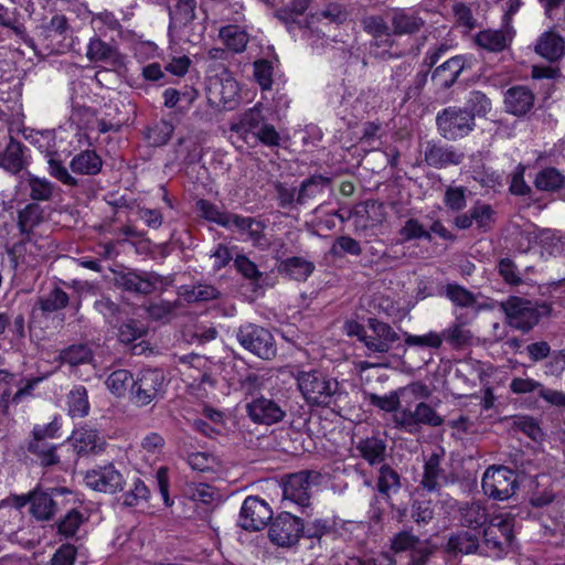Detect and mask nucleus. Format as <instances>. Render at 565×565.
<instances>
[{
	"instance_id": "obj_1",
	"label": "nucleus",
	"mask_w": 565,
	"mask_h": 565,
	"mask_svg": "<svg viewBox=\"0 0 565 565\" xmlns=\"http://www.w3.org/2000/svg\"><path fill=\"white\" fill-rule=\"evenodd\" d=\"M291 375L302 398L311 407H331L342 395L339 382L321 370H296Z\"/></svg>"
},
{
	"instance_id": "obj_2",
	"label": "nucleus",
	"mask_w": 565,
	"mask_h": 565,
	"mask_svg": "<svg viewBox=\"0 0 565 565\" xmlns=\"http://www.w3.org/2000/svg\"><path fill=\"white\" fill-rule=\"evenodd\" d=\"M167 380L162 370L143 369L136 373L129 391L130 402L137 407L157 403L164 396Z\"/></svg>"
},
{
	"instance_id": "obj_3",
	"label": "nucleus",
	"mask_w": 565,
	"mask_h": 565,
	"mask_svg": "<svg viewBox=\"0 0 565 565\" xmlns=\"http://www.w3.org/2000/svg\"><path fill=\"white\" fill-rule=\"evenodd\" d=\"M514 518L510 513L493 515L483 530L482 546L487 555L501 557L513 540Z\"/></svg>"
},
{
	"instance_id": "obj_4",
	"label": "nucleus",
	"mask_w": 565,
	"mask_h": 565,
	"mask_svg": "<svg viewBox=\"0 0 565 565\" xmlns=\"http://www.w3.org/2000/svg\"><path fill=\"white\" fill-rule=\"evenodd\" d=\"M481 487L489 498L503 501L515 493L519 483L512 469L505 466H490L482 476Z\"/></svg>"
},
{
	"instance_id": "obj_5",
	"label": "nucleus",
	"mask_w": 565,
	"mask_h": 565,
	"mask_svg": "<svg viewBox=\"0 0 565 565\" xmlns=\"http://www.w3.org/2000/svg\"><path fill=\"white\" fill-rule=\"evenodd\" d=\"M236 338L245 350L263 360H271L277 354L273 334L260 326L243 324L238 328Z\"/></svg>"
},
{
	"instance_id": "obj_6",
	"label": "nucleus",
	"mask_w": 565,
	"mask_h": 565,
	"mask_svg": "<svg viewBox=\"0 0 565 565\" xmlns=\"http://www.w3.org/2000/svg\"><path fill=\"white\" fill-rule=\"evenodd\" d=\"M501 308L507 316L508 323L523 332L531 330L541 317L536 303L521 297H509L501 302Z\"/></svg>"
},
{
	"instance_id": "obj_7",
	"label": "nucleus",
	"mask_w": 565,
	"mask_h": 565,
	"mask_svg": "<svg viewBox=\"0 0 565 565\" xmlns=\"http://www.w3.org/2000/svg\"><path fill=\"white\" fill-rule=\"evenodd\" d=\"M440 135L449 140L467 136L475 127L473 116L462 108L448 107L437 115Z\"/></svg>"
},
{
	"instance_id": "obj_8",
	"label": "nucleus",
	"mask_w": 565,
	"mask_h": 565,
	"mask_svg": "<svg viewBox=\"0 0 565 565\" xmlns=\"http://www.w3.org/2000/svg\"><path fill=\"white\" fill-rule=\"evenodd\" d=\"M271 520L268 529L270 542L280 547H289L299 541L303 532L301 519L289 512H282Z\"/></svg>"
},
{
	"instance_id": "obj_9",
	"label": "nucleus",
	"mask_w": 565,
	"mask_h": 565,
	"mask_svg": "<svg viewBox=\"0 0 565 565\" xmlns=\"http://www.w3.org/2000/svg\"><path fill=\"white\" fill-rule=\"evenodd\" d=\"M273 519L270 505L259 497H247L241 508L238 524L247 531H260Z\"/></svg>"
},
{
	"instance_id": "obj_10",
	"label": "nucleus",
	"mask_w": 565,
	"mask_h": 565,
	"mask_svg": "<svg viewBox=\"0 0 565 565\" xmlns=\"http://www.w3.org/2000/svg\"><path fill=\"white\" fill-rule=\"evenodd\" d=\"M84 482L86 487L103 493H116L125 486L124 476L113 463L96 466L85 472Z\"/></svg>"
},
{
	"instance_id": "obj_11",
	"label": "nucleus",
	"mask_w": 565,
	"mask_h": 565,
	"mask_svg": "<svg viewBox=\"0 0 565 565\" xmlns=\"http://www.w3.org/2000/svg\"><path fill=\"white\" fill-rule=\"evenodd\" d=\"M369 329L363 338L366 349L374 353H387L398 340L394 329L377 319H369Z\"/></svg>"
},
{
	"instance_id": "obj_12",
	"label": "nucleus",
	"mask_w": 565,
	"mask_h": 565,
	"mask_svg": "<svg viewBox=\"0 0 565 565\" xmlns=\"http://www.w3.org/2000/svg\"><path fill=\"white\" fill-rule=\"evenodd\" d=\"M246 411L254 423L271 425L280 422L285 416V411L274 399L265 396L253 397L246 404Z\"/></svg>"
},
{
	"instance_id": "obj_13",
	"label": "nucleus",
	"mask_w": 565,
	"mask_h": 565,
	"mask_svg": "<svg viewBox=\"0 0 565 565\" xmlns=\"http://www.w3.org/2000/svg\"><path fill=\"white\" fill-rule=\"evenodd\" d=\"M77 456L97 455L104 451L106 441L96 429L81 427L68 438Z\"/></svg>"
},
{
	"instance_id": "obj_14",
	"label": "nucleus",
	"mask_w": 565,
	"mask_h": 565,
	"mask_svg": "<svg viewBox=\"0 0 565 565\" xmlns=\"http://www.w3.org/2000/svg\"><path fill=\"white\" fill-rule=\"evenodd\" d=\"M425 23L420 14L413 9H394L391 14L392 33L396 36L416 34Z\"/></svg>"
},
{
	"instance_id": "obj_15",
	"label": "nucleus",
	"mask_w": 565,
	"mask_h": 565,
	"mask_svg": "<svg viewBox=\"0 0 565 565\" xmlns=\"http://www.w3.org/2000/svg\"><path fill=\"white\" fill-rule=\"evenodd\" d=\"M424 157L428 166L443 169L450 164L457 166L461 163L465 154L452 147L428 141L425 147Z\"/></svg>"
},
{
	"instance_id": "obj_16",
	"label": "nucleus",
	"mask_w": 565,
	"mask_h": 565,
	"mask_svg": "<svg viewBox=\"0 0 565 565\" xmlns=\"http://www.w3.org/2000/svg\"><path fill=\"white\" fill-rule=\"evenodd\" d=\"M284 501L300 507H308L310 501V482L307 472H299L288 477L284 483Z\"/></svg>"
},
{
	"instance_id": "obj_17",
	"label": "nucleus",
	"mask_w": 565,
	"mask_h": 565,
	"mask_svg": "<svg viewBox=\"0 0 565 565\" xmlns=\"http://www.w3.org/2000/svg\"><path fill=\"white\" fill-rule=\"evenodd\" d=\"M265 122L262 104L257 103L254 107L244 111L237 121L232 122L230 129L248 141V139L250 137L253 138Z\"/></svg>"
},
{
	"instance_id": "obj_18",
	"label": "nucleus",
	"mask_w": 565,
	"mask_h": 565,
	"mask_svg": "<svg viewBox=\"0 0 565 565\" xmlns=\"http://www.w3.org/2000/svg\"><path fill=\"white\" fill-rule=\"evenodd\" d=\"M511 26H504L502 30H483L476 35V43L490 52H501L511 43L513 39Z\"/></svg>"
},
{
	"instance_id": "obj_19",
	"label": "nucleus",
	"mask_w": 565,
	"mask_h": 565,
	"mask_svg": "<svg viewBox=\"0 0 565 565\" xmlns=\"http://www.w3.org/2000/svg\"><path fill=\"white\" fill-rule=\"evenodd\" d=\"M355 450L369 465H380L386 457V443L379 437H366L355 444Z\"/></svg>"
},
{
	"instance_id": "obj_20",
	"label": "nucleus",
	"mask_w": 565,
	"mask_h": 565,
	"mask_svg": "<svg viewBox=\"0 0 565 565\" xmlns=\"http://www.w3.org/2000/svg\"><path fill=\"white\" fill-rule=\"evenodd\" d=\"M466 67V58L463 56H454L439 65L433 73V79L440 87H450Z\"/></svg>"
},
{
	"instance_id": "obj_21",
	"label": "nucleus",
	"mask_w": 565,
	"mask_h": 565,
	"mask_svg": "<svg viewBox=\"0 0 565 565\" xmlns=\"http://www.w3.org/2000/svg\"><path fill=\"white\" fill-rule=\"evenodd\" d=\"M504 103L509 113L524 115L533 107L534 95L526 87H512L505 93Z\"/></svg>"
},
{
	"instance_id": "obj_22",
	"label": "nucleus",
	"mask_w": 565,
	"mask_h": 565,
	"mask_svg": "<svg viewBox=\"0 0 565 565\" xmlns=\"http://www.w3.org/2000/svg\"><path fill=\"white\" fill-rule=\"evenodd\" d=\"M534 50L543 58L554 62L564 54V40L554 31H546L539 38Z\"/></svg>"
},
{
	"instance_id": "obj_23",
	"label": "nucleus",
	"mask_w": 565,
	"mask_h": 565,
	"mask_svg": "<svg viewBox=\"0 0 565 565\" xmlns=\"http://www.w3.org/2000/svg\"><path fill=\"white\" fill-rule=\"evenodd\" d=\"M218 39L227 51L238 54L246 50L249 42V34L238 25L228 24L220 28Z\"/></svg>"
},
{
	"instance_id": "obj_24",
	"label": "nucleus",
	"mask_w": 565,
	"mask_h": 565,
	"mask_svg": "<svg viewBox=\"0 0 565 565\" xmlns=\"http://www.w3.org/2000/svg\"><path fill=\"white\" fill-rule=\"evenodd\" d=\"M23 145L11 138L0 148V168L10 173H18L24 168Z\"/></svg>"
},
{
	"instance_id": "obj_25",
	"label": "nucleus",
	"mask_w": 565,
	"mask_h": 565,
	"mask_svg": "<svg viewBox=\"0 0 565 565\" xmlns=\"http://www.w3.org/2000/svg\"><path fill=\"white\" fill-rule=\"evenodd\" d=\"M315 270V264L306 258L294 256L280 262L278 271L290 279L305 281Z\"/></svg>"
},
{
	"instance_id": "obj_26",
	"label": "nucleus",
	"mask_w": 565,
	"mask_h": 565,
	"mask_svg": "<svg viewBox=\"0 0 565 565\" xmlns=\"http://www.w3.org/2000/svg\"><path fill=\"white\" fill-rule=\"evenodd\" d=\"M479 548L477 535L466 530L451 534L448 539L447 551L452 554H472Z\"/></svg>"
},
{
	"instance_id": "obj_27",
	"label": "nucleus",
	"mask_w": 565,
	"mask_h": 565,
	"mask_svg": "<svg viewBox=\"0 0 565 565\" xmlns=\"http://www.w3.org/2000/svg\"><path fill=\"white\" fill-rule=\"evenodd\" d=\"M237 230L246 239L252 241L256 245H260L263 238L264 225L253 217H245L238 214H233L231 220V228Z\"/></svg>"
},
{
	"instance_id": "obj_28",
	"label": "nucleus",
	"mask_w": 565,
	"mask_h": 565,
	"mask_svg": "<svg viewBox=\"0 0 565 565\" xmlns=\"http://www.w3.org/2000/svg\"><path fill=\"white\" fill-rule=\"evenodd\" d=\"M102 166V159L94 150H84L70 162L71 170L79 174H97Z\"/></svg>"
},
{
	"instance_id": "obj_29",
	"label": "nucleus",
	"mask_w": 565,
	"mask_h": 565,
	"mask_svg": "<svg viewBox=\"0 0 565 565\" xmlns=\"http://www.w3.org/2000/svg\"><path fill=\"white\" fill-rule=\"evenodd\" d=\"M459 512L460 523L467 527L478 529L489 520L486 507L479 502L467 503L459 509Z\"/></svg>"
},
{
	"instance_id": "obj_30",
	"label": "nucleus",
	"mask_w": 565,
	"mask_h": 565,
	"mask_svg": "<svg viewBox=\"0 0 565 565\" xmlns=\"http://www.w3.org/2000/svg\"><path fill=\"white\" fill-rule=\"evenodd\" d=\"M56 502L51 494L34 491L31 493L30 512L38 520H49L55 512Z\"/></svg>"
},
{
	"instance_id": "obj_31",
	"label": "nucleus",
	"mask_w": 565,
	"mask_h": 565,
	"mask_svg": "<svg viewBox=\"0 0 565 565\" xmlns=\"http://www.w3.org/2000/svg\"><path fill=\"white\" fill-rule=\"evenodd\" d=\"M441 457L433 454L424 466L422 484L429 491L436 490L445 479L444 470L440 468Z\"/></svg>"
},
{
	"instance_id": "obj_32",
	"label": "nucleus",
	"mask_w": 565,
	"mask_h": 565,
	"mask_svg": "<svg viewBox=\"0 0 565 565\" xmlns=\"http://www.w3.org/2000/svg\"><path fill=\"white\" fill-rule=\"evenodd\" d=\"M68 414L72 417H85L89 412V403L87 391L84 386L78 385L67 394Z\"/></svg>"
},
{
	"instance_id": "obj_33",
	"label": "nucleus",
	"mask_w": 565,
	"mask_h": 565,
	"mask_svg": "<svg viewBox=\"0 0 565 565\" xmlns=\"http://www.w3.org/2000/svg\"><path fill=\"white\" fill-rule=\"evenodd\" d=\"M93 358L94 354L88 344H73L60 353L61 361L71 366L90 363Z\"/></svg>"
},
{
	"instance_id": "obj_34",
	"label": "nucleus",
	"mask_w": 565,
	"mask_h": 565,
	"mask_svg": "<svg viewBox=\"0 0 565 565\" xmlns=\"http://www.w3.org/2000/svg\"><path fill=\"white\" fill-rule=\"evenodd\" d=\"M30 198L34 201H49L52 199L55 186L45 178H39L34 174L28 173L25 179Z\"/></svg>"
},
{
	"instance_id": "obj_35",
	"label": "nucleus",
	"mask_w": 565,
	"mask_h": 565,
	"mask_svg": "<svg viewBox=\"0 0 565 565\" xmlns=\"http://www.w3.org/2000/svg\"><path fill=\"white\" fill-rule=\"evenodd\" d=\"M134 375L127 370L114 371L107 377L105 384L107 388L116 396H125L134 382Z\"/></svg>"
},
{
	"instance_id": "obj_36",
	"label": "nucleus",
	"mask_w": 565,
	"mask_h": 565,
	"mask_svg": "<svg viewBox=\"0 0 565 565\" xmlns=\"http://www.w3.org/2000/svg\"><path fill=\"white\" fill-rule=\"evenodd\" d=\"M196 207L201 216H203L205 220L214 222L226 228H231V220L233 213L220 211L217 206H215L214 204L210 203L206 200L198 201Z\"/></svg>"
},
{
	"instance_id": "obj_37",
	"label": "nucleus",
	"mask_w": 565,
	"mask_h": 565,
	"mask_svg": "<svg viewBox=\"0 0 565 565\" xmlns=\"http://www.w3.org/2000/svg\"><path fill=\"white\" fill-rule=\"evenodd\" d=\"M118 284L129 291L138 294H150L153 290V284L147 277H142L136 273H126L118 277Z\"/></svg>"
},
{
	"instance_id": "obj_38",
	"label": "nucleus",
	"mask_w": 565,
	"mask_h": 565,
	"mask_svg": "<svg viewBox=\"0 0 565 565\" xmlns=\"http://www.w3.org/2000/svg\"><path fill=\"white\" fill-rule=\"evenodd\" d=\"M565 181L564 175L555 168H545L541 170L535 178V186L542 191H555L559 189Z\"/></svg>"
},
{
	"instance_id": "obj_39",
	"label": "nucleus",
	"mask_w": 565,
	"mask_h": 565,
	"mask_svg": "<svg viewBox=\"0 0 565 565\" xmlns=\"http://www.w3.org/2000/svg\"><path fill=\"white\" fill-rule=\"evenodd\" d=\"M401 488L399 475L388 465L380 468L377 478V490L380 493L390 495L391 492H397Z\"/></svg>"
},
{
	"instance_id": "obj_40",
	"label": "nucleus",
	"mask_w": 565,
	"mask_h": 565,
	"mask_svg": "<svg viewBox=\"0 0 565 565\" xmlns=\"http://www.w3.org/2000/svg\"><path fill=\"white\" fill-rule=\"evenodd\" d=\"M68 303L67 294L60 287L53 288L49 294L39 299V306L43 312H54L63 309Z\"/></svg>"
},
{
	"instance_id": "obj_41",
	"label": "nucleus",
	"mask_w": 565,
	"mask_h": 565,
	"mask_svg": "<svg viewBox=\"0 0 565 565\" xmlns=\"http://www.w3.org/2000/svg\"><path fill=\"white\" fill-rule=\"evenodd\" d=\"M217 94L220 96V103L225 108H233L238 96V83L231 76L222 78L215 84Z\"/></svg>"
},
{
	"instance_id": "obj_42",
	"label": "nucleus",
	"mask_w": 565,
	"mask_h": 565,
	"mask_svg": "<svg viewBox=\"0 0 565 565\" xmlns=\"http://www.w3.org/2000/svg\"><path fill=\"white\" fill-rule=\"evenodd\" d=\"M441 335L443 341L446 340L454 348L465 347L472 339V333L462 323L449 326L441 332Z\"/></svg>"
},
{
	"instance_id": "obj_43",
	"label": "nucleus",
	"mask_w": 565,
	"mask_h": 565,
	"mask_svg": "<svg viewBox=\"0 0 565 565\" xmlns=\"http://www.w3.org/2000/svg\"><path fill=\"white\" fill-rule=\"evenodd\" d=\"M473 223L481 232H488L494 224V211L491 205L478 202L471 207Z\"/></svg>"
},
{
	"instance_id": "obj_44",
	"label": "nucleus",
	"mask_w": 565,
	"mask_h": 565,
	"mask_svg": "<svg viewBox=\"0 0 565 565\" xmlns=\"http://www.w3.org/2000/svg\"><path fill=\"white\" fill-rule=\"evenodd\" d=\"M414 414L418 429L420 425L437 427L444 423L443 417L439 416L436 411L425 402H418L416 404Z\"/></svg>"
},
{
	"instance_id": "obj_45",
	"label": "nucleus",
	"mask_w": 565,
	"mask_h": 565,
	"mask_svg": "<svg viewBox=\"0 0 565 565\" xmlns=\"http://www.w3.org/2000/svg\"><path fill=\"white\" fill-rule=\"evenodd\" d=\"M398 234L403 242L413 239L431 241L430 232L417 218H408L401 227Z\"/></svg>"
},
{
	"instance_id": "obj_46",
	"label": "nucleus",
	"mask_w": 565,
	"mask_h": 565,
	"mask_svg": "<svg viewBox=\"0 0 565 565\" xmlns=\"http://www.w3.org/2000/svg\"><path fill=\"white\" fill-rule=\"evenodd\" d=\"M114 55L115 51L110 45H108L100 39H90L86 51V56L90 62L109 61L114 57Z\"/></svg>"
},
{
	"instance_id": "obj_47",
	"label": "nucleus",
	"mask_w": 565,
	"mask_h": 565,
	"mask_svg": "<svg viewBox=\"0 0 565 565\" xmlns=\"http://www.w3.org/2000/svg\"><path fill=\"white\" fill-rule=\"evenodd\" d=\"M329 180L321 175L312 177L306 180L299 190L297 202L299 204H303L306 200L316 196L318 193L322 192L323 189L328 185Z\"/></svg>"
},
{
	"instance_id": "obj_48",
	"label": "nucleus",
	"mask_w": 565,
	"mask_h": 565,
	"mask_svg": "<svg viewBox=\"0 0 565 565\" xmlns=\"http://www.w3.org/2000/svg\"><path fill=\"white\" fill-rule=\"evenodd\" d=\"M41 220V207L35 203H30L19 212L18 224L21 232L26 233L39 224Z\"/></svg>"
},
{
	"instance_id": "obj_49",
	"label": "nucleus",
	"mask_w": 565,
	"mask_h": 565,
	"mask_svg": "<svg viewBox=\"0 0 565 565\" xmlns=\"http://www.w3.org/2000/svg\"><path fill=\"white\" fill-rule=\"evenodd\" d=\"M462 110H468L473 117L486 116L491 110V102L483 93L473 90L469 94Z\"/></svg>"
},
{
	"instance_id": "obj_50",
	"label": "nucleus",
	"mask_w": 565,
	"mask_h": 565,
	"mask_svg": "<svg viewBox=\"0 0 565 565\" xmlns=\"http://www.w3.org/2000/svg\"><path fill=\"white\" fill-rule=\"evenodd\" d=\"M29 451L38 457L43 466H53L58 462L56 447L47 443H30Z\"/></svg>"
},
{
	"instance_id": "obj_51",
	"label": "nucleus",
	"mask_w": 565,
	"mask_h": 565,
	"mask_svg": "<svg viewBox=\"0 0 565 565\" xmlns=\"http://www.w3.org/2000/svg\"><path fill=\"white\" fill-rule=\"evenodd\" d=\"M446 296L456 306L468 308L476 303V297L468 289L456 285L449 284L446 287Z\"/></svg>"
},
{
	"instance_id": "obj_52",
	"label": "nucleus",
	"mask_w": 565,
	"mask_h": 565,
	"mask_svg": "<svg viewBox=\"0 0 565 565\" xmlns=\"http://www.w3.org/2000/svg\"><path fill=\"white\" fill-rule=\"evenodd\" d=\"M399 395L407 405L414 401L423 402L431 395L430 388L422 382H413L399 390Z\"/></svg>"
},
{
	"instance_id": "obj_53",
	"label": "nucleus",
	"mask_w": 565,
	"mask_h": 565,
	"mask_svg": "<svg viewBox=\"0 0 565 565\" xmlns=\"http://www.w3.org/2000/svg\"><path fill=\"white\" fill-rule=\"evenodd\" d=\"M170 15L175 24L185 25L195 18V6L191 0H180Z\"/></svg>"
},
{
	"instance_id": "obj_54",
	"label": "nucleus",
	"mask_w": 565,
	"mask_h": 565,
	"mask_svg": "<svg viewBox=\"0 0 565 565\" xmlns=\"http://www.w3.org/2000/svg\"><path fill=\"white\" fill-rule=\"evenodd\" d=\"M393 422L396 427L404 429L409 434L418 431L414 409L412 411L409 407L397 406L393 415Z\"/></svg>"
},
{
	"instance_id": "obj_55",
	"label": "nucleus",
	"mask_w": 565,
	"mask_h": 565,
	"mask_svg": "<svg viewBox=\"0 0 565 565\" xmlns=\"http://www.w3.org/2000/svg\"><path fill=\"white\" fill-rule=\"evenodd\" d=\"M49 173L61 181L65 185L74 186L77 184V180L68 172L67 168L62 163L61 160L55 158L53 154H49L47 158Z\"/></svg>"
},
{
	"instance_id": "obj_56",
	"label": "nucleus",
	"mask_w": 565,
	"mask_h": 565,
	"mask_svg": "<svg viewBox=\"0 0 565 565\" xmlns=\"http://www.w3.org/2000/svg\"><path fill=\"white\" fill-rule=\"evenodd\" d=\"M363 28L376 40L382 38L388 39L393 34L386 21L380 15L366 17L363 20Z\"/></svg>"
},
{
	"instance_id": "obj_57",
	"label": "nucleus",
	"mask_w": 565,
	"mask_h": 565,
	"mask_svg": "<svg viewBox=\"0 0 565 565\" xmlns=\"http://www.w3.org/2000/svg\"><path fill=\"white\" fill-rule=\"evenodd\" d=\"M218 296L220 292L215 287L204 284L193 286L184 292V297L189 302L209 301L216 299Z\"/></svg>"
},
{
	"instance_id": "obj_58",
	"label": "nucleus",
	"mask_w": 565,
	"mask_h": 565,
	"mask_svg": "<svg viewBox=\"0 0 565 565\" xmlns=\"http://www.w3.org/2000/svg\"><path fill=\"white\" fill-rule=\"evenodd\" d=\"M405 343L409 347H426L438 349L443 344L441 333L430 331L423 335L407 334Z\"/></svg>"
},
{
	"instance_id": "obj_59",
	"label": "nucleus",
	"mask_w": 565,
	"mask_h": 565,
	"mask_svg": "<svg viewBox=\"0 0 565 565\" xmlns=\"http://www.w3.org/2000/svg\"><path fill=\"white\" fill-rule=\"evenodd\" d=\"M254 76L263 90L271 88L273 65L266 60H259L254 63Z\"/></svg>"
},
{
	"instance_id": "obj_60",
	"label": "nucleus",
	"mask_w": 565,
	"mask_h": 565,
	"mask_svg": "<svg viewBox=\"0 0 565 565\" xmlns=\"http://www.w3.org/2000/svg\"><path fill=\"white\" fill-rule=\"evenodd\" d=\"M188 463L192 470L206 472L213 470L217 465L216 458L207 452H193L188 457Z\"/></svg>"
},
{
	"instance_id": "obj_61",
	"label": "nucleus",
	"mask_w": 565,
	"mask_h": 565,
	"mask_svg": "<svg viewBox=\"0 0 565 565\" xmlns=\"http://www.w3.org/2000/svg\"><path fill=\"white\" fill-rule=\"evenodd\" d=\"M417 536L409 532H399L392 539V550L396 553L412 551L415 546L422 543Z\"/></svg>"
},
{
	"instance_id": "obj_62",
	"label": "nucleus",
	"mask_w": 565,
	"mask_h": 565,
	"mask_svg": "<svg viewBox=\"0 0 565 565\" xmlns=\"http://www.w3.org/2000/svg\"><path fill=\"white\" fill-rule=\"evenodd\" d=\"M82 523L83 515L76 510H71L58 523V532L65 536H73Z\"/></svg>"
},
{
	"instance_id": "obj_63",
	"label": "nucleus",
	"mask_w": 565,
	"mask_h": 565,
	"mask_svg": "<svg viewBox=\"0 0 565 565\" xmlns=\"http://www.w3.org/2000/svg\"><path fill=\"white\" fill-rule=\"evenodd\" d=\"M331 252L334 255L345 253L353 256H359L362 253V248L356 239L350 236H340L333 244Z\"/></svg>"
},
{
	"instance_id": "obj_64",
	"label": "nucleus",
	"mask_w": 565,
	"mask_h": 565,
	"mask_svg": "<svg viewBox=\"0 0 565 565\" xmlns=\"http://www.w3.org/2000/svg\"><path fill=\"white\" fill-rule=\"evenodd\" d=\"M145 332L146 329L142 324L131 320L120 326L118 337L121 342L130 343L141 338Z\"/></svg>"
}]
</instances>
